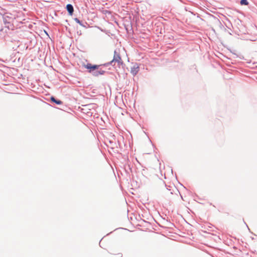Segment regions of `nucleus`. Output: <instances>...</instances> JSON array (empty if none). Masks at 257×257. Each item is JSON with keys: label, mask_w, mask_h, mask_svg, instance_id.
<instances>
[{"label": "nucleus", "mask_w": 257, "mask_h": 257, "mask_svg": "<svg viewBox=\"0 0 257 257\" xmlns=\"http://www.w3.org/2000/svg\"><path fill=\"white\" fill-rule=\"evenodd\" d=\"M117 63V65L119 67L120 65H122L123 64V62L121 58L120 54L119 52H118L116 50H115L114 52V55L113 59L108 63L107 64H106L105 65H111L112 66H114L115 65V63Z\"/></svg>", "instance_id": "nucleus-1"}, {"label": "nucleus", "mask_w": 257, "mask_h": 257, "mask_svg": "<svg viewBox=\"0 0 257 257\" xmlns=\"http://www.w3.org/2000/svg\"><path fill=\"white\" fill-rule=\"evenodd\" d=\"M100 65H92L91 63H87L84 65V67L88 69L89 73H92L95 70L98 69Z\"/></svg>", "instance_id": "nucleus-2"}, {"label": "nucleus", "mask_w": 257, "mask_h": 257, "mask_svg": "<svg viewBox=\"0 0 257 257\" xmlns=\"http://www.w3.org/2000/svg\"><path fill=\"white\" fill-rule=\"evenodd\" d=\"M139 67L137 64H135L131 68V73L135 76H136L139 71Z\"/></svg>", "instance_id": "nucleus-3"}, {"label": "nucleus", "mask_w": 257, "mask_h": 257, "mask_svg": "<svg viewBox=\"0 0 257 257\" xmlns=\"http://www.w3.org/2000/svg\"><path fill=\"white\" fill-rule=\"evenodd\" d=\"M66 9L69 15L72 16L74 12L73 6L71 4H67Z\"/></svg>", "instance_id": "nucleus-4"}, {"label": "nucleus", "mask_w": 257, "mask_h": 257, "mask_svg": "<svg viewBox=\"0 0 257 257\" xmlns=\"http://www.w3.org/2000/svg\"><path fill=\"white\" fill-rule=\"evenodd\" d=\"M74 20L78 24H79L80 26H81L83 27L86 28L87 25H88V24L86 22L80 21L79 19L77 18H75L74 19Z\"/></svg>", "instance_id": "nucleus-5"}, {"label": "nucleus", "mask_w": 257, "mask_h": 257, "mask_svg": "<svg viewBox=\"0 0 257 257\" xmlns=\"http://www.w3.org/2000/svg\"><path fill=\"white\" fill-rule=\"evenodd\" d=\"M12 19L11 17H3V21L6 26H9V27L11 25V20Z\"/></svg>", "instance_id": "nucleus-6"}, {"label": "nucleus", "mask_w": 257, "mask_h": 257, "mask_svg": "<svg viewBox=\"0 0 257 257\" xmlns=\"http://www.w3.org/2000/svg\"><path fill=\"white\" fill-rule=\"evenodd\" d=\"M50 100L51 102L54 103L57 105H60L63 103V102L61 100L56 98L54 96H51Z\"/></svg>", "instance_id": "nucleus-7"}, {"label": "nucleus", "mask_w": 257, "mask_h": 257, "mask_svg": "<svg viewBox=\"0 0 257 257\" xmlns=\"http://www.w3.org/2000/svg\"><path fill=\"white\" fill-rule=\"evenodd\" d=\"M9 30L10 28H9V26H5V28L0 29V37L3 36Z\"/></svg>", "instance_id": "nucleus-8"}, {"label": "nucleus", "mask_w": 257, "mask_h": 257, "mask_svg": "<svg viewBox=\"0 0 257 257\" xmlns=\"http://www.w3.org/2000/svg\"><path fill=\"white\" fill-rule=\"evenodd\" d=\"M240 4L241 5L247 6L249 4V3H248L247 0H240Z\"/></svg>", "instance_id": "nucleus-9"}, {"label": "nucleus", "mask_w": 257, "mask_h": 257, "mask_svg": "<svg viewBox=\"0 0 257 257\" xmlns=\"http://www.w3.org/2000/svg\"><path fill=\"white\" fill-rule=\"evenodd\" d=\"M92 74L94 76H95V77H97L99 75V70H95L92 73Z\"/></svg>", "instance_id": "nucleus-10"}, {"label": "nucleus", "mask_w": 257, "mask_h": 257, "mask_svg": "<svg viewBox=\"0 0 257 257\" xmlns=\"http://www.w3.org/2000/svg\"><path fill=\"white\" fill-rule=\"evenodd\" d=\"M105 71L102 70H99V75H104L105 73Z\"/></svg>", "instance_id": "nucleus-11"}, {"label": "nucleus", "mask_w": 257, "mask_h": 257, "mask_svg": "<svg viewBox=\"0 0 257 257\" xmlns=\"http://www.w3.org/2000/svg\"><path fill=\"white\" fill-rule=\"evenodd\" d=\"M117 255H118V257H121L122 254H121V253H118V254H117Z\"/></svg>", "instance_id": "nucleus-12"}, {"label": "nucleus", "mask_w": 257, "mask_h": 257, "mask_svg": "<svg viewBox=\"0 0 257 257\" xmlns=\"http://www.w3.org/2000/svg\"><path fill=\"white\" fill-rule=\"evenodd\" d=\"M245 224H246L245 223ZM246 225V227H247L248 229H249V228L248 227V225Z\"/></svg>", "instance_id": "nucleus-13"}]
</instances>
